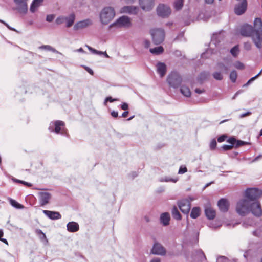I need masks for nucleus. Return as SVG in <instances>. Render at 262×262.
I'll use <instances>...</instances> for the list:
<instances>
[{"mask_svg":"<svg viewBox=\"0 0 262 262\" xmlns=\"http://www.w3.org/2000/svg\"><path fill=\"white\" fill-rule=\"evenodd\" d=\"M55 15L53 14L47 15L46 17V20L48 22H52L54 19Z\"/></svg>","mask_w":262,"mask_h":262,"instance_id":"nucleus-49","label":"nucleus"},{"mask_svg":"<svg viewBox=\"0 0 262 262\" xmlns=\"http://www.w3.org/2000/svg\"><path fill=\"white\" fill-rule=\"evenodd\" d=\"M239 48H238V46L237 45V46H235L234 47H233L231 50H230V53L231 54L234 56V57H236L239 53Z\"/></svg>","mask_w":262,"mask_h":262,"instance_id":"nucleus-35","label":"nucleus"},{"mask_svg":"<svg viewBox=\"0 0 262 262\" xmlns=\"http://www.w3.org/2000/svg\"><path fill=\"white\" fill-rule=\"evenodd\" d=\"M262 195V191L256 188H249L245 190V197L236 204V210L239 215L245 216L249 212L256 216L262 215V209L258 199Z\"/></svg>","mask_w":262,"mask_h":262,"instance_id":"nucleus-1","label":"nucleus"},{"mask_svg":"<svg viewBox=\"0 0 262 262\" xmlns=\"http://www.w3.org/2000/svg\"><path fill=\"white\" fill-rule=\"evenodd\" d=\"M195 93H196L198 94H201L204 92V90H202L200 89L196 88L195 90Z\"/></svg>","mask_w":262,"mask_h":262,"instance_id":"nucleus-62","label":"nucleus"},{"mask_svg":"<svg viewBox=\"0 0 262 262\" xmlns=\"http://www.w3.org/2000/svg\"><path fill=\"white\" fill-rule=\"evenodd\" d=\"M255 35L252 36V40L256 47L260 49L262 47V20L260 18H256L253 27Z\"/></svg>","mask_w":262,"mask_h":262,"instance_id":"nucleus-2","label":"nucleus"},{"mask_svg":"<svg viewBox=\"0 0 262 262\" xmlns=\"http://www.w3.org/2000/svg\"><path fill=\"white\" fill-rule=\"evenodd\" d=\"M150 33L155 45H160L164 40L165 34L164 29L162 28L152 29L150 30Z\"/></svg>","mask_w":262,"mask_h":262,"instance_id":"nucleus-4","label":"nucleus"},{"mask_svg":"<svg viewBox=\"0 0 262 262\" xmlns=\"http://www.w3.org/2000/svg\"><path fill=\"white\" fill-rule=\"evenodd\" d=\"M189 198L190 200L184 199L178 202V205L180 210L184 214H188L191 208V201L192 199L190 197Z\"/></svg>","mask_w":262,"mask_h":262,"instance_id":"nucleus-7","label":"nucleus"},{"mask_svg":"<svg viewBox=\"0 0 262 262\" xmlns=\"http://www.w3.org/2000/svg\"><path fill=\"white\" fill-rule=\"evenodd\" d=\"M42 2L43 0H33L30 6V11L32 13L35 12Z\"/></svg>","mask_w":262,"mask_h":262,"instance_id":"nucleus-24","label":"nucleus"},{"mask_svg":"<svg viewBox=\"0 0 262 262\" xmlns=\"http://www.w3.org/2000/svg\"><path fill=\"white\" fill-rule=\"evenodd\" d=\"M43 213L50 219L55 220L61 218V215L58 212L52 211L50 210H43Z\"/></svg>","mask_w":262,"mask_h":262,"instance_id":"nucleus-19","label":"nucleus"},{"mask_svg":"<svg viewBox=\"0 0 262 262\" xmlns=\"http://www.w3.org/2000/svg\"><path fill=\"white\" fill-rule=\"evenodd\" d=\"M208 76V73H207L206 72H202L200 74V78L201 80H204V79H206Z\"/></svg>","mask_w":262,"mask_h":262,"instance_id":"nucleus-51","label":"nucleus"},{"mask_svg":"<svg viewBox=\"0 0 262 262\" xmlns=\"http://www.w3.org/2000/svg\"><path fill=\"white\" fill-rule=\"evenodd\" d=\"M157 72L159 74L160 77H163L166 72V67L165 63L159 62L157 64Z\"/></svg>","mask_w":262,"mask_h":262,"instance_id":"nucleus-22","label":"nucleus"},{"mask_svg":"<svg viewBox=\"0 0 262 262\" xmlns=\"http://www.w3.org/2000/svg\"><path fill=\"white\" fill-rule=\"evenodd\" d=\"M228 259L224 256H220L217 258V262H227Z\"/></svg>","mask_w":262,"mask_h":262,"instance_id":"nucleus-47","label":"nucleus"},{"mask_svg":"<svg viewBox=\"0 0 262 262\" xmlns=\"http://www.w3.org/2000/svg\"><path fill=\"white\" fill-rule=\"evenodd\" d=\"M65 21V17L59 16L57 17L55 20L56 23L57 25H60L63 23Z\"/></svg>","mask_w":262,"mask_h":262,"instance_id":"nucleus-43","label":"nucleus"},{"mask_svg":"<svg viewBox=\"0 0 262 262\" xmlns=\"http://www.w3.org/2000/svg\"><path fill=\"white\" fill-rule=\"evenodd\" d=\"M240 34L243 36H251L252 38L253 35H255L253 27L248 24L242 26L240 29Z\"/></svg>","mask_w":262,"mask_h":262,"instance_id":"nucleus-9","label":"nucleus"},{"mask_svg":"<svg viewBox=\"0 0 262 262\" xmlns=\"http://www.w3.org/2000/svg\"><path fill=\"white\" fill-rule=\"evenodd\" d=\"M216 145L217 143L215 139H212L209 144L210 149L211 150H214L216 148Z\"/></svg>","mask_w":262,"mask_h":262,"instance_id":"nucleus-41","label":"nucleus"},{"mask_svg":"<svg viewBox=\"0 0 262 262\" xmlns=\"http://www.w3.org/2000/svg\"><path fill=\"white\" fill-rule=\"evenodd\" d=\"M170 219L169 214L167 212L163 213L160 216V221L165 226L169 224Z\"/></svg>","mask_w":262,"mask_h":262,"instance_id":"nucleus-23","label":"nucleus"},{"mask_svg":"<svg viewBox=\"0 0 262 262\" xmlns=\"http://www.w3.org/2000/svg\"><path fill=\"white\" fill-rule=\"evenodd\" d=\"M260 231L259 229L256 230L253 232V234L254 235L256 236L257 237H259L260 236Z\"/></svg>","mask_w":262,"mask_h":262,"instance_id":"nucleus-57","label":"nucleus"},{"mask_svg":"<svg viewBox=\"0 0 262 262\" xmlns=\"http://www.w3.org/2000/svg\"><path fill=\"white\" fill-rule=\"evenodd\" d=\"M247 144H250V143L242 140H236V144L235 145V147L237 148L241 146H244Z\"/></svg>","mask_w":262,"mask_h":262,"instance_id":"nucleus-39","label":"nucleus"},{"mask_svg":"<svg viewBox=\"0 0 262 262\" xmlns=\"http://www.w3.org/2000/svg\"><path fill=\"white\" fill-rule=\"evenodd\" d=\"M67 230L70 232H75L79 230V226L77 223L70 222L67 225Z\"/></svg>","mask_w":262,"mask_h":262,"instance_id":"nucleus-21","label":"nucleus"},{"mask_svg":"<svg viewBox=\"0 0 262 262\" xmlns=\"http://www.w3.org/2000/svg\"><path fill=\"white\" fill-rule=\"evenodd\" d=\"M237 78V73L235 70H233L230 74V79L233 82H235Z\"/></svg>","mask_w":262,"mask_h":262,"instance_id":"nucleus-37","label":"nucleus"},{"mask_svg":"<svg viewBox=\"0 0 262 262\" xmlns=\"http://www.w3.org/2000/svg\"><path fill=\"white\" fill-rule=\"evenodd\" d=\"M200 214V209L198 207H193L190 213V216L192 219L197 218Z\"/></svg>","mask_w":262,"mask_h":262,"instance_id":"nucleus-29","label":"nucleus"},{"mask_svg":"<svg viewBox=\"0 0 262 262\" xmlns=\"http://www.w3.org/2000/svg\"><path fill=\"white\" fill-rule=\"evenodd\" d=\"M35 233L39 236L40 239L41 241H46L48 242V239L46 237V234L42 231L40 229H36L35 231Z\"/></svg>","mask_w":262,"mask_h":262,"instance_id":"nucleus-31","label":"nucleus"},{"mask_svg":"<svg viewBox=\"0 0 262 262\" xmlns=\"http://www.w3.org/2000/svg\"><path fill=\"white\" fill-rule=\"evenodd\" d=\"M205 214L208 220H213L215 217L216 211L209 204L206 205L205 207Z\"/></svg>","mask_w":262,"mask_h":262,"instance_id":"nucleus-18","label":"nucleus"},{"mask_svg":"<svg viewBox=\"0 0 262 262\" xmlns=\"http://www.w3.org/2000/svg\"><path fill=\"white\" fill-rule=\"evenodd\" d=\"M187 171V169L186 167L181 166L179 168L178 173L179 174H183Z\"/></svg>","mask_w":262,"mask_h":262,"instance_id":"nucleus-48","label":"nucleus"},{"mask_svg":"<svg viewBox=\"0 0 262 262\" xmlns=\"http://www.w3.org/2000/svg\"><path fill=\"white\" fill-rule=\"evenodd\" d=\"M138 11L139 8L137 6H126L121 8L120 13L136 15L138 13Z\"/></svg>","mask_w":262,"mask_h":262,"instance_id":"nucleus-14","label":"nucleus"},{"mask_svg":"<svg viewBox=\"0 0 262 262\" xmlns=\"http://www.w3.org/2000/svg\"><path fill=\"white\" fill-rule=\"evenodd\" d=\"M128 114V111H125L122 114L121 117L123 118H125L127 117V115Z\"/></svg>","mask_w":262,"mask_h":262,"instance_id":"nucleus-60","label":"nucleus"},{"mask_svg":"<svg viewBox=\"0 0 262 262\" xmlns=\"http://www.w3.org/2000/svg\"><path fill=\"white\" fill-rule=\"evenodd\" d=\"M40 49H45L48 51H52L55 53L61 54V53L58 51L57 50H56L55 48H53L51 46L49 45H42L39 47Z\"/></svg>","mask_w":262,"mask_h":262,"instance_id":"nucleus-30","label":"nucleus"},{"mask_svg":"<svg viewBox=\"0 0 262 262\" xmlns=\"http://www.w3.org/2000/svg\"><path fill=\"white\" fill-rule=\"evenodd\" d=\"M217 206L220 211L226 212L229 210V203L226 199L222 198L218 201Z\"/></svg>","mask_w":262,"mask_h":262,"instance_id":"nucleus-16","label":"nucleus"},{"mask_svg":"<svg viewBox=\"0 0 262 262\" xmlns=\"http://www.w3.org/2000/svg\"><path fill=\"white\" fill-rule=\"evenodd\" d=\"M157 14L162 17H168L171 13V10L169 6L164 4H159L157 8Z\"/></svg>","mask_w":262,"mask_h":262,"instance_id":"nucleus-8","label":"nucleus"},{"mask_svg":"<svg viewBox=\"0 0 262 262\" xmlns=\"http://www.w3.org/2000/svg\"><path fill=\"white\" fill-rule=\"evenodd\" d=\"M121 108L124 111H127L128 108V105L126 102H123L121 104Z\"/></svg>","mask_w":262,"mask_h":262,"instance_id":"nucleus-52","label":"nucleus"},{"mask_svg":"<svg viewBox=\"0 0 262 262\" xmlns=\"http://www.w3.org/2000/svg\"><path fill=\"white\" fill-rule=\"evenodd\" d=\"M168 84L173 88H178L181 84L182 79L180 74L177 72H172L167 78Z\"/></svg>","mask_w":262,"mask_h":262,"instance_id":"nucleus-5","label":"nucleus"},{"mask_svg":"<svg viewBox=\"0 0 262 262\" xmlns=\"http://www.w3.org/2000/svg\"><path fill=\"white\" fill-rule=\"evenodd\" d=\"M10 203L13 207L17 209H22L24 208V206L23 205L19 204L16 201L12 199H10Z\"/></svg>","mask_w":262,"mask_h":262,"instance_id":"nucleus-33","label":"nucleus"},{"mask_svg":"<svg viewBox=\"0 0 262 262\" xmlns=\"http://www.w3.org/2000/svg\"><path fill=\"white\" fill-rule=\"evenodd\" d=\"M63 126H64V123L63 121L57 120L50 123L49 129L51 132L54 131L56 133L58 134L61 129V127Z\"/></svg>","mask_w":262,"mask_h":262,"instance_id":"nucleus-13","label":"nucleus"},{"mask_svg":"<svg viewBox=\"0 0 262 262\" xmlns=\"http://www.w3.org/2000/svg\"><path fill=\"white\" fill-rule=\"evenodd\" d=\"M217 67L223 72H227L228 70V67L223 63H219L217 64Z\"/></svg>","mask_w":262,"mask_h":262,"instance_id":"nucleus-40","label":"nucleus"},{"mask_svg":"<svg viewBox=\"0 0 262 262\" xmlns=\"http://www.w3.org/2000/svg\"><path fill=\"white\" fill-rule=\"evenodd\" d=\"M115 12L112 7L104 8L100 13L101 22L104 25L108 24L115 17Z\"/></svg>","mask_w":262,"mask_h":262,"instance_id":"nucleus-3","label":"nucleus"},{"mask_svg":"<svg viewBox=\"0 0 262 262\" xmlns=\"http://www.w3.org/2000/svg\"><path fill=\"white\" fill-rule=\"evenodd\" d=\"M251 112L248 111V112H246V113L241 114L240 115V116H239V117H240L241 118H244V117H246V116H249V115H251Z\"/></svg>","mask_w":262,"mask_h":262,"instance_id":"nucleus-54","label":"nucleus"},{"mask_svg":"<svg viewBox=\"0 0 262 262\" xmlns=\"http://www.w3.org/2000/svg\"><path fill=\"white\" fill-rule=\"evenodd\" d=\"M212 76L213 78L217 80H222L223 78V76L221 73L218 72L213 73Z\"/></svg>","mask_w":262,"mask_h":262,"instance_id":"nucleus-38","label":"nucleus"},{"mask_svg":"<svg viewBox=\"0 0 262 262\" xmlns=\"http://www.w3.org/2000/svg\"><path fill=\"white\" fill-rule=\"evenodd\" d=\"M12 180L14 182H16V183H21V184H23V183L24 182V181L20 180L17 179L16 178H13Z\"/></svg>","mask_w":262,"mask_h":262,"instance_id":"nucleus-59","label":"nucleus"},{"mask_svg":"<svg viewBox=\"0 0 262 262\" xmlns=\"http://www.w3.org/2000/svg\"><path fill=\"white\" fill-rule=\"evenodd\" d=\"M139 5L141 9L145 11H150L154 5V0H139Z\"/></svg>","mask_w":262,"mask_h":262,"instance_id":"nucleus-12","label":"nucleus"},{"mask_svg":"<svg viewBox=\"0 0 262 262\" xmlns=\"http://www.w3.org/2000/svg\"><path fill=\"white\" fill-rule=\"evenodd\" d=\"M183 0H176L174 2V7L177 10H181L183 6Z\"/></svg>","mask_w":262,"mask_h":262,"instance_id":"nucleus-32","label":"nucleus"},{"mask_svg":"<svg viewBox=\"0 0 262 262\" xmlns=\"http://www.w3.org/2000/svg\"><path fill=\"white\" fill-rule=\"evenodd\" d=\"M85 69L90 74L92 75L94 74V72L91 68L86 67Z\"/></svg>","mask_w":262,"mask_h":262,"instance_id":"nucleus-61","label":"nucleus"},{"mask_svg":"<svg viewBox=\"0 0 262 262\" xmlns=\"http://www.w3.org/2000/svg\"><path fill=\"white\" fill-rule=\"evenodd\" d=\"M150 42L149 40H145L144 41V45L145 48H148L150 46Z\"/></svg>","mask_w":262,"mask_h":262,"instance_id":"nucleus-56","label":"nucleus"},{"mask_svg":"<svg viewBox=\"0 0 262 262\" xmlns=\"http://www.w3.org/2000/svg\"><path fill=\"white\" fill-rule=\"evenodd\" d=\"M171 214L173 219L177 220H181L182 219L181 215L179 212L176 206H174L171 210Z\"/></svg>","mask_w":262,"mask_h":262,"instance_id":"nucleus-27","label":"nucleus"},{"mask_svg":"<svg viewBox=\"0 0 262 262\" xmlns=\"http://www.w3.org/2000/svg\"><path fill=\"white\" fill-rule=\"evenodd\" d=\"M150 262H160L159 258H155L151 260Z\"/></svg>","mask_w":262,"mask_h":262,"instance_id":"nucleus-64","label":"nucleus"},{"mask_svg":"<svg viewBox=\"0 0 262 262\" xmlns=\"http://www.w3.org/2000/svg\"><path fill=\"white\" fill-rule=\"evenodd\" d=\"M247 8L246 0H242V2L235 6L234 12L236 14L240 15L245 13Z\"/></svg>","mask_w":262,"mask_h":262,"instance_id":"nucleus-11","label":"nucleus"},{"mask_svg":"<svg viewBox=\"0 0 262 262\" xmlns=\"http://www.w3.org/2000/svg\"><path fill=\"white\" fill-rule=\"evenodd\" d=\"M91 24H92L91 20L89 19H85V20H83L82 21H80L74 25V28L75 30H77V29H79L80 28H85V27L89 26V25H90Z\"/></svg>","mask_w":262,"mask_h":262,"instance_id":"nucleus-20","label":"nucleus"},{"mask_svg":"<svg viewBox=\"0 0 262 262\" xmlns=\"http://www.w3.org/2000/svg\"><path fill=\"white\" fill-rule=\"evenodd\" d=\"M27 0H14L17 6V10L20 13L26 14L28 11Z\"/></svg>","mask_w":262,"mask_h":262,"instance_id":"nucleus-10","label":"nucleus"},{"mask_svg":"<svg viewBox=\"0 0 262 262\" xmlns=\"http://www.w3.org/2000/svg\"><path fill=\"white\" fill-rule=\"evenodd\" d=\"M232 148H233V145H223L221 147V148L224 151L230 150L232 149Z\"/></svg>","mask_w":262,"mask_h":262,"instance_id":"nucleus-46","label":"nucleus"},{"mask_svg":"<svg viewBox=\"0 0 262 262\" xmlns=\"http://www.w3.org/2000/svg\"><path fill=\"white\" fill-rule=\"evenodd\" d=\"M117 100V99H113L111 97H107L106 98L105 101V102L109 101L110 102H113Z\"/></svg>","mask_w":262,"mask_h":262,"instance_id":"nucleus-53","label":"nucleus"},{"mask_svg":"<svg viewBox=\"0 0 262 262\" xmlns=\"http://www.w3.org/2000/svg\"><path fill=\"white\" fill-rule=\"evenodd\" d=\"M0 241L3 242L4 243L6 244V245H8L7 240L5 238H3L2 237L0 238Z\"/></svg>","mask_w":262,"mask_h":262,"instance_id":"nucleus-63","label":"nucleus"},{"mask_svg":"<svg viewBox=\"0 0 262 262\" xmlns=\"http://www.w3.org/2000/svg\"><path fill=\"white\" fill-rule=\"evenodd\" d=\"M75 19V16L74 13L70 14L68 17H65V21L67 22V27L69 28L71 27L74 22Z\"/></svg>","mask_w":262,"mask_h":262,"instance_id":"nucleus-25","label":"nucleus"},{"mask_svg":"<svg viewBox=\"0 0 262 262\" xmlns=\"http://www.w3.org/2000/svg\"><path fill=\"white\" fill-rule=\"evenodd\" d=\"M111 114L112 117L114 118H117L118 116V113L117 111H113Z\"/></svg>","mask_w":262,"mask_h":262,"instance_id":"nucleus-58","label":"nucleus"},{"mask_svg":"<svg viewBox=\"0 0 262 262\" xmlns=\"http://www.w3.org/2000/svg\"><path fill=\"white\" fill-rule=\"evenodd\" d=\"M244 48L247 51H249L251 49V44L250 42H245L244 43Z\"/></svg>","mask_w":262,"mask_h":262,"instance_id":"nucleus-45","label":"nucleus"},{"mask_svg":"<svg viewBox=\"0 0 262 262\" xmlns=\"http://www.w3.org/2000/svg\"><path fill=\"white\" fill-rule=\"evenodd\" d=\"M149 51L152 54L158 55L163 53L164 48L162 46H158L150 49Z\"/></svg>","mask_w":262,"mask_h":262,"instance_id":"nucleus-26","label":"nucleus"},{"mask_svg":"<svg viewBox=\"0 0 262 262\" xmlns=\"http://www.w3.org/2000/svg\"><path fill=\"white\" fill-rule=\"evenodd\" d=\"M234 66L237 69L239 70H242L244 69L245 68L244 64L240 62V61H236L234 63Z\"/></svg>","mask_w":262,"mask_h":262,"instance_id":"nucleus-42","label":"nucleus"},{"mask_svg":"<svg viewBox=\"0 0 262 262\" xmlns=\"http://www.w3.org/2000/svg\"><path fill=\"white\" fill-rule=\"evenodd\" d=\"M151 253L155 255H165L166 250L161 244L156 243L152 247Z\"/></svg>","mask_w":262,"mask_h":262,"instance_id":"nucleus-15","label":"nucleus"},{"mask_svg":"<svg viewBox=\"0 0 262 262\" xmlns=\"http://www.w3.org/2000/svg\"><path fill=\"white\" fill-rule=\"evenodd\" d=\"M131 26V21L129 17L127 16H122L114 22L110 27L117 26L119 28H128Z\"/></svg>","mask_w":262,"mask_h":262,"instance_id":"nucleus-6","label":"nucleus"},{"mask_svg":"<svg viewBox=\"0 0 262 262\" xmlns=\"http://www.w3.org/2000/svg\"><path fill=\"white\" fill-rule=\"evenodd\" d=\"M219 35L217 34H213L211 39V44L214 45L216 47L217 44L220 42V40L218 39Z\"/></svg>","mask_w":262,"mask_h":262,"instance_id":"nucleus-34","label":"nucleus"},{"mask_svg":"<svg viewBox=\"0 0 262 262\" xmlns=\"http://www.w3.org/2000/svg\"><path fill=\"white\" fill-rule=\"evenodd\" d=\"M226 138H227L226 135H221L218 137L217 141L220 143L226 140Z\"/></svg>","mask_w":262,"mask_h":262,"instance_id":"nucleus-50","label":"nucleus"},{"mask_svg":"<svg viewBox=\"0 0 262 262\" xmlns=\"http://www.w3.org/2000/svg\"><path fill=\"white\" fill-rule=\"evenodd\" d=\"M88 49L90 51H91L92 53L95 54V53H97V50H96L95 49H93V48L91 47L90 46H89L88 45L86 46Z\"/></svg>","mask_w":262,"mask_h":262,"instance_id":"nucleus-55","label":"nucleus"},{"mask_svg":"<svg viewBox=\"0 0 262 262\" xmlns=\"http://www.w3.org/2000/svg\"><path fill=\"white\" fill-rule=\"evenodd\" d=\"M180 92L185 97H189L191 96V92L188 86H182L180 89Z\"/></svg>","mask_w":262,"mask_h":262,"instance_id":"nucleus-28","label":"nucleus"},{"mask_svg":"<svg viewBox=\"0 0 262 262\" xmlns=\"http://www.w3.org/2000/svg\"><path fill=\"white\" fill-rule=\"evenodd\" d=\"M227 142L231 144L230 145H233L236 144V139L234 137H230L227 141Z\"/></svg>","mask_w":262,"mask_h":262,"instance_id":"nucleus-44","label":"nucleus"},{"mask_svg":"<svg viewBox=\"0 0 262 262\" xmlns=\"http://www.w3.org/2000/svg\"><path fill=\"white\" fill-rule=\"evenodd\" d=\"M262 70L255 76L251 78L245 84H244L243 86H247L249 85L252 81H253L256 78H257L261 73Z\"/></svg>","mask_w":262,"mask_h":262,"instance_id":"nucleus-36","label":"nucleus"},{"mask_svg":"<svg viewBox=\"0 0 262 262\" xmlns=\"http://www.w3.org/2000/svg\"><path fill=\"white\" fill-rule=\"evenodd\" d=\"M51 198V194L47 192H40L39 193V199L40 204L41 206H44L48 204Z\"/></svg>","mask_w":262,"mask_h":262,"instance_id":"nucleus-17","label":"nucleus"}]
</instances>
